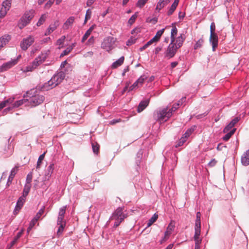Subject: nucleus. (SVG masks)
I'll return each instance as SVG.
<instances>
[{"label":"nucleus","instance_id":"1","mask_svg":"<svg viewBox=\"0 0 249 249\" xmlns=\"http://www.w3.org/2000/svg\"><path fill=\"white\" fill-rule=\"evenodd\" d=\"M34 90H31L29 92H27V96L30 98L28 99V102L30 104L31 107H36L38 106L43 102L44 101V97L43 95L39 94L32 95L34 93Z\"/></svg>","mask_w":249,"mask_h":249},{"label":"nucleus","instance_id":"2","mask_svg":"<svg viewBox=\"0 0 249 249\" xmlns=\"http://www.w3.org/2000/svg\"><path fill=\"white\" fill-rule=\"evenodd\" d=\"M171 116V112H168V107H165L157 110L154 113L155 119L160 122L163 121L165 118L169 119Z\"/></svg>","mask_w":249,"mask_h":249},{"label":"nucleus","instance_id":"3","mask_svg":"<svg viewBox=\"0 0 249 249\" xmlns=\"http://www.w3.org/2000/svg\"><path fill=\"white\" fill-rule=\"evenodd\" d=\"M116 39L112 36H107L104 38L101 44V48L107 51H110L113 48Z\"/></svg>","mask_w":249,"mask_h":249},{"label":"nucleus","instance_id":"4","mask_svg":"<svg viewBox=\"0 0 249 249\" xmlns=\"http://www.w3.org/2000/svg\"><path fill=\"white\" fill-rule=\"evenodd\" d=\"M178 49V48L176 47L175 42H172L171 41V43L169 44L165 53V57L169 59L173 57L176 54Z\"/></svg>","mask_w":249,"mask_h":249},{"label":"nucleus","instance_id":"5","mask_svg":"<svg viewBox=\"0 0 249 249\" xmlns=\"http://www.w3.org/2000/svg\"><path fill=\"white\" fill-rule=\"evenodd\" d=\"M34 41L35 38L31 36H29L27 37L23 38L20 44L21 49L23 51H26Z\"/></svg>","mask_w":249,"mask_h":249},{"label":"nucleus","instance_id":"6","mask_svg":"<svg viewBox=\"0 0 249 249\" xmlns=\"http://www.w3.org/2000/svg\"><path fill=\"white\" fill-rule=\"evenodd\" d=\"M12 0H5L2 3V7L0 10V18H2L5 16L7 11L11 6Z\"/></svg>","mask_w":249,"mask_h":249},{"label":"nucleus","instance_id":"7","mask_svg":"<svg viewBox=\"0 0 249 249\" xmlns=\"http://www.w3.org/2000/svg\"><path fill=\"white\" fill-rule=\"evenodd\" d=\"M127 217V214L123 212V208H118L112 213L111 219H119L124 220Z\"/></svg>","mask_w":249,"mask_h":249},{"label":"nucleus","instance_id":"8","mask_svg":"<svg viewBox=\"0 0 249 249\" xmlns=\"http://www.w3.org/2000/svg\"><path fill=\"white\" fill-rule=\"evenodd\" d=\"M20 55H19L17 59L12 60L9 62L4 63L0 68V71L3 72L9 69L13 66H15L18 63V59L20 57Z\"/></svg>","mask_w":249,"mask_h":249},{"label":"nucleus","instance_id":"9","mask_svg":"<svg viewBox=\"0 0 249 249\" xmlns=\"http://www.w3.org/2000/svg\"><path fill=\"white\" fill-rule=\"evenodd\" d=\"M34 13L35 11L32 10L29 12H27L25 14L24 17L21 19L22 27L26 26L27 23L33 18L34 16ZM20 28H21L22 27H20Z\"/></svg>","mask_w":249,"mask_h":249},{"label":"nucleus","instance_id":"10","mask_svg":"<svg viewBox=\"0 0 249 249\" xmlns=\"http://www.w3.org/2000/svg\"><path fill=\"white\" fill-rule=\"evenodd\" d=\"M65 75L62 72H59L56 74H55L52 78V82H53L56 87L59 84H60L62 80L64 79Z\"/></svg>","mask_w":249,"mask_h":249},{"label":"nucleus","instance_id":"11","mask_svg":"<svg viewBox=\"0 0 249 249\" xmlns=\"http://www.w3.org/2000/svg\"><path fill=\"white\" fill-rule=\"evenodd\" d=\"M209 40L212 43L213 51H215L218 46V36L216 34H210Z\"/></svg>","mask_w":249,"mask_h":249},{"label":"nucleus","instance_id":"12","mask_svg":"<svg viewBox=\"0 0 249 249\" xmlns=\"http://www.w3.org/2000/svg\"><path fill=\"white\" fill-rule=\"evenodd\" d=\"M150 102V98L148 99H145L142 101L137 108V111L138 112H141L142 111H143L149 105Z\"/></svg>","mask_w":249,"mask_h":249},{"label":"nucleus","instance_id":"13","mask_svg":"<svg viewBox=\"0 0 249 249\" xmlns=\"http://www.w3.org/2000/svg\"><path fill=\"white\" fill-rule=\"evenodd\" d=\"M18 166H15L12 169L6 184L7 187L9 186L10 184L12 183L13 178H14L16 174L18 172Z\"/></svg>","mask_w":249,"mask_h":249},{"label":"nucleus","instance_id":"14","mask_svg":"<svg viewBox=\"0 0 249 249\" xmlns=\"http://www.w3.org/2000/svg\"><path fill=\"white\" fill-rule=\"evenodd\" d=\"M41 63L39 62L38 59L36 58L32 62L31 65L28 66L26 67V71H32L36 69Z\"/></svg>","mask_w":249,"mask_h":249},{"label":"nucleus","instance_id":"15","mask_svg":"<svg viewBox=\"0 0 249 249\" xmlns=\"http://www.w3.org/2000/svg\"><path fill=\"white\" fill-rule=\"evenodd\" d=\"M239 118L236 117L233 119L229 124H228L225 128L224 129L223 132L224 133H227L229 132L234 126V125L239 121Z\"/></svg>","mask_w":249,"mask_h":249},{"label":"nucleus","instance_id":"16","mask_svg":"<svg viewBox=\"0 0 249 249\" xmlns=\"http://www.w3.org/2000/svg\"><path fill=\"white\" fill-rule=\"evenodd\" d=\"M59 26V22L57 20L55 21L53 23L51 24L48 27L46 32L45 33V36L50 35Z\"/></svg>","mask_w":249,"mask_h":249},{"label":"nucleus","instance_id":"17","mask_svg":"<svg viewBox=\"0 0 249 249\" xmlns=\"http://www.w3.org/2000/svg\"><path fill=\"white\" fill-rule=\"evenodd\" d=\"M185 39V36L183 34H180L176 39L175 38V44H176V47L179 48L182 45Z\"/></svg>","mask_w":249,"mask_h":249},{"label":"nucleus","instance_id":"18","mask_svg":"<svg viewBox=\"0 0 249 249\" xmlns=\"http://www.w3.org/2000/svg\"><path fill=\"white\" fill-rule=\"evenodd\" d=\"M241 162L245 166L249 164V150H247L246 152L242 155Z\"/></svg>","mask_w":249,"mask_h":249},{"label":"nucleus","instance_id":"19","mask_svg":"<svg viewBox=\"0 0 249 249\" xmlns=\"http://www.w3.org/2000/svg\"><path fill=\"white\" fill-rule=\"evenodd\" d=\"M25 197L24 196H21L18 199L17 205L16 206V208L15 210V212L16 211H19V210L22 207L23 204L24 203L25 201Z\"/></svg>","mask_w":249,"mask_h":249},{"label":"nucleus","instance_id":"20","mask_svg":"<svg viewBox=\"0 0 249 249\" xmlns=\"http://www.w3.org/2000/svg\"><path fill=\"white\" fill-rule=\"evenodd\" d=\"M164 31V29H162L161 30L158 31L157 32L156 35L154 36V37H153L151 39H150L149 41L151 42L152 44L154 42H158L160 40L162 35L163 34Z\"/></svg>","mask_w":249,"mask_h":249},{"label":"nucleus","instance_id":"21","mask_svg":"<svg viewBox=\"0 0 249 249\" xmlns=\"http://www.w3.org/2000/svg\"><path fill=\"white\" fill-rule=\"evenodd\" d=\"M55 84H54L53 81L52 82V79H51L47 83H45L43 86L42 87V89L43 90H48L50 89L54 88Z\"/></svg>","mask_w":249,"mask_h":249},{"label":"nucleus","instance_id":"22","mask_svg":"<svg viewBox=\"0 0 249 249\" xmlns=\"http://www.w3.org/2000/svg\"><path fill=\"white\" fill-rule=\"evenodd\" d=\"M95 25H92L86 32L85 35L83 36L82 39V42H84L88 38V37L90 36L92 31L95 28Z\"/></svg>","mask_w":249,"mask_h":249},{"label":"nucleus","instance_id":"23","mask_svg":"<svg viewBox=\"0 0 249 249\" xmlns=\"http://www.w3.org/2000/svg\"><path fill=\"white\" fill-rule=\"evenodd\" d=\"M201 213L197 212L195 229H201Z\"/></svg>","mask_w":249,"mask_h":249},{"label":"nucleus","instance_id":"24","mask_svg":"<svg viewBox=\"0 0 249 249\" xmlns=\"http://www.w3.org/2000/svg\"><path fill=\"white\" fill-rule=\"evenodd\" d=\"M195 233L194 235V240L195 241V243H201V239L199 237V235L200 234L201 229H195Z\"/></svg>","mask_w":249,"mask_h":249},{"label":"nucleus","instance_id":"25","mask_svg":"<svg viewBox=\"0 0 249 249\" xmlns=\"http://www.w3.org/2000/svg\"><path fill=\"white\" fill-rule=\"evenodd\" d=\"M124 58V56L121 57L118 60L114 62L112 65V68L115 69L123 64Z\"/></svg>","mask_w":249,"mask_h":249},{"label":"nucleus","instance_id":"26","mask_svg":"<svg viewBox=\"0 0 249 249\" xmlns=\"http://www.w3.org/2000/svg\"><path fill=\"white\" fill-rule=\"evenodd\" d=\"M167 0H160L157 4L156 9L160 10L163 8L167 3Z\"/></svg>","mask_w":249,"mask_h":249},{"label":"nucleus","instance_id":"27","mask_svg":"<svg viewBox=\"0 0 249 249\" xmlns=\"http://www.w3.org/2000/svg\"><path fill=\"white\" fill-rule=\"evenodd\" d=\"M178 33V29L176 26L172 27L171 31V41L172 42L175 41V37Z\"/></svg>","mask_w":249,"mask_h":249},{"label":"nucleus","instance_id":"28","mask_svg":"<svg viewBox=\"0 0 249 249\" xmlns=\"http://www.w3.org/2000/svg\"><path fill=\"white\" fill-rule=\"evenodd\" d=\"M74 20V18L73 17H71L69 18L65 22V23L64 24V28L65 29H68L69 27V26H71Z\"/></svg>","mask_w":249,"mask_h":249},{"label":"nucleus","instance_id":"29","mask_svg":"<svg viewBox=\"0 0 249 249\" xmlns=\"http://www.w3.org/2000/svg\"><path fill=\"white\" fill-rule=\"evenodd\" d=\"M92 148L93 152L97 154L99 152L100 145L96 142H91Z\"/></svg>","mask_w":249,"mask_h":249},{"label":"nucleus","instance_id":"30","mask_svg":"<svg viewBox=\"0 0 249 249\" xmlns=\"http://www.w3.org/2000/svg\"><path fill=\"white\" fill-rule=\"evenodd\" d=\"M74 46V44H72L71 46H70L69 47H68L61 53V54H60V57H63L65 55H68L72 51Z\"/></svg>","mask_w":249,"mask_h":249},{"label":"nucleus","instance_id":"31","mask_svg":"<svg viewBox=\"0 0 249 249\" xmlns=\"http://www.w3.org/2000/svg\"><path fill=\"white\" fill-rule=\"evenodd\" d=\"M31 187V184H25L23 190V193L22 196L26 197L30 192Z\"/></svg>","mask_w":249,"mask_h":249},{"label":"nucleus","instance_id":"32","mask_svg":"<svg viewBox=\"0 0 249 249\" xmlns=\"http://www.w3.org/2000/svg\"><path fill=\"white\" fill-rule=\"evenodd\" d=\"M48 56V54L45 53H41L36 58L41 64L46 59Z\"/></svg>","mask_w":249,"mask_h":249},{"label":"nucleus","instance_id":"33","mask_svg":"<svg viewBox=\"0 0 249 249\" xmlns=\"http://www.w3.org/2000/svg\"><path fill=\"white\" fill-rule=\"evenodd\" d=\"M236 130L235 128H233L229 132H227V134L223 138V140L225 141H228L230 138L231 137V136L234 133Z\"/></svg>","mask_w":249,"mask_h":249},{"label":"nucleus","instance_id":"34","mask_svg":"<svg viewBox=\"0 0 249 249\" xmlns=\"http://www.w3.org/2000/svg\"><path fill=\"white\" fill-rule=\"evenodd\" d=\"M28 101V99H23L16 102L13 105V107H18Z\"/></svg>","mask_w":249,"mask_h":249},{"label":"nucleus","instance_id":"35","mask_svg":"<svg viewBox=\"0 0 249 249\" xmlns=\"http://www.w3.org/2000/svg\"><path fill=\"white\" fill-rule=\"evenodd\" d=\"M14 99H8L0 103V110L4 108L7 104H11L13 102Z\"/></svg>","mask_w":249,"mask_h":249},{"label":"nucleus","instance_id":"36","mask_svg":"<svg viewBox=\"0 0 249 249\" xmlns=\"http://www.w3.org/2000/svg\"><path fill=\"white\" fill-rule=\"evenodd\" d=\"M23 232V230L18 233L16 236L15 237L13 241L11 242V247L14 246L17 242V240L21 236Z\"/></svg>","mask_w":249,"mask_h":249},{"label":"nucleus","instance_id":"37","mask_svg":"<svg viewBox=\"0 0 249 249\" xmlns=\"http://www.w3.org/2000/svg\"><path fill=\"white\" fill-rule=\"evenodd\" d=\"M45 211V206H43L39 210L38 213L36 214V216L34 217L36 219L37 221L39 219L41 215L43 214Z\"/></svg>","mask_w":249,"mask_h":249},{"label":"nucleus","instance_id":"38","mask_svg":"<svg viewBox=\"0 0 249 249\" xmlns=\"http://www.w3.org/2000/svg\"><path fill=\"white\" fill-rule=\"evenodd\" d=\"M158 215L156 213H155L152 217L149 220L148 222L147 223V226L149 227L152 225L158 219Z\"/></svg>","mask_w":249,"mask_h":249},{"label":"nucleus","instance_id":"39","mask_svg":"<svg viewBox=\"0 0 249 249\" xmlns=\"http://www.w3.org/2000/svg\"><path fill=\"white\" fill-rule=\"evenodd\" d=\"M66 39V37L65 36H61V38L58 39L56 41V45L59 46V48L60 49L63 47V45L65 40Z\"/></svg>","mask_w":249,"mask_h":249},{"label":"nucleus","instance_id":"40","mask_svg":"<svg viewBox=\"0 0 249 249\" xmlns=\"http://www.w3.org/2000/svg\"><path fill=\"white\" fill-rule=\"evenodd\" d=\"M8 42V39L5 36H2L0 38V50L6 45Z\"/></svg>","mask_w":249,"mask_h":249},{"label":"nucleus","instance_id":"41","mask_svg":"<svg viewBox=\"0 0 249 249\" xmlns=\"http://www.w3.org/2000/svg\"><path fill=\"white\" fill-rule=\"evenodd\" d=\"M47 18V15L46 14H43L42 15L41 17L40 18L39 20L38 21L36 25L37 26H39L41 25H42L44 21H45L46 19Z\"/></svg>","mask_w":249,"mask_h":249},{"label":"nucleus","instance_id":"42","mask_svg":"<svg viewBox=\"0 0 249 249\" xmlns=\"http://www.w3.org/2000/svg\"><path fill=\"white\" fill-rule=\"evenodd\" d=\"M204 43V39L202 38H200L196 43L195 46H194L195 49H197L201 48Z\"/></svg>","mask_w":249,"mask_h":249},{"label":"nucleus","instance_id":"43","mask_svg":"<svg viewBox=\"0 0 249 249\" xmlns=\"http://www.w3.org/2000/svg\"><path fill=\"white\" fill-rule=\"evenodd\" d=\"M195 126H194V128H191L188 129L186 132L183 135V137L187 139V138L190 136V135L192 134V133L194 130V128Z\"/></svg>","mask_w":249,"mask_h":249},{"label":"nucleus","instance_id":"44","mask_svg":"<svg viewBox=\"0 0 249 249\" xmlns=\"http://www.w3.org/2000/svg\"><path fill=\"white\" fill-rule=\"evenodd\" d=\"M91 15V11L90 10V9H88L87 10L86 15H85V20H84V24H85L87 23L88 20H89L90 18Z\"/></svg>","mask_w":249,"mask_h":249},{"label":"nucleus","instance_id":"45","mask_svg":"<svg viewBox=\"0 0 249 249\" xmlns=\"http://www.w3.org/2000/svg\"><path fill=\"white\" fill-rule=\"evenodd\" d=\"M45 153H46V152H44L43 154L40 155V156L39 157V158L38 159V161L37 162V166H36L37 168H40V166L42 162V161L43 160V159L44 158Z\"/></svg>","mask_w":249,"mask_h":249},{"label":"nucleus","instance_id":"46","mask_svg":"<svg viewBox=\"0 0 249 249\" xmlns=\"http://www.w3.org/2000/svg\"><path fill=\"white\" fill-rule=\"evenodd\" d=\"M138 17V13H136L135 14L132 15L129 18L128 22L129 24L132 25L135 21L136 18Z\"/></svg>","mask_w":249,"mask_h":249},{"label":"nucleus","instance_id":"47","mask_svg":"<svg viewBox=\"0 0 249 249\" xmlns=\"http://www.w3.org/2000/svg\"><path fill=\"white\" fill-rule=\"evenodd\" d=\"M179 105L180 103H178L174 104L171 108L169 109H168V112H171V116L172 115L173 112H175L177 110Z\"/></svg>","mask_w":249,"mask_h":249},{"label":"nucleus","instance_id":"48","mask_svg":"<svg viewBox=\"0 0 249 249\" xmlns=\"http://www.w3.org/2000/svg\"><path fill=\"white\" fill-rule=\"evenodd\" d=\"M175 222L174 221H171L167 228V230H168L172 232V231L174 230V228L175 227Z\"/></svg>","mask_w":249,"mask_h":249},{"label":"nucleus","instance_id":"49","mask_svg":"<svg viewBox=\"0 0 249 249\" xmlns=\"http://www.w3.org/2000/svg\"><path fill=\"white\" fill-rule=\"evenodd\" d=\"M66 206H64L60 209L58 216L64 217L66 213Z\"/></svg>","mask_w":249,"mask_h":249},{"label":"nucleus","instance_id":"50","mask_svg":"<svg viewBox=\"0 0 249 249\" xmlns=\"http://www.w3.org/2000/svg\"><path fill=\"white\" fill-rule=\"evenodd\" d=\"M148 0H139L136 4V6L140 8L142 7L146 3Z\"/></svg>","mask_w":249,"mask_h":249},{"label":"nucleus","instance_id":"51","mask_svg":"<svg viewBox=\"0 0 249 249\" xmlns=\"http://www.w3.org/2000/svg\"><path fill=\"white\" fill-rule=\"evenodd\" d=\"M59 227L57 230V234L58 235H60L62 234L63 230L65 227V224H63V225H59Z\"/></svg>","mask_w":249,"mask_h":249},{"label":"nucleus","instance_id":"52","mask_svg":"<svg viewBox=\"0 0 249 249\" xmlns=\"http://www.w3.org/2000/svg\"><path fill=\"white\" fill-rule=\"evenodd\" d=\"M32 180V173L29 174L26 177V183L25 184H31V183Z\"/></svg>","mask_w":249,"mask_h":249},{"label":"nucleus","instance_id":"53","mask_svg":"<svg viewBox=\"0 0 249 249\" xmlns=\"http://www.w3.org/2000/svg\"><path fill=\"white\" fill-rule=\"evenodd\" d=\"M177 8V6H175L174 5L172 4L168 12V15L170 16L171 15L173 12L175 11Z\"/></svg>","mask_w":249,"mask_h":249},{"label":"nucleus","instance_id":"54","mask_svg":"<svg viewBox=\"0 0 249 249\" xmlns=\"http://www.w3.org/2000/svg\"><path fill=\"white\" fill-rule=\"evenodd\" d=\"M53 166H54V164H51L48 166V176H50L52 174V173L53 172Z\"/></svg>","mask_w":249,"mask_h":249},{"label":"nucleus","instance_id":"55","mask_svg":"<svg viewBox=\"0 0 249 249\" xmlns=\"http://www.w3.org/2000/svg\"><path fill=\"white\" fill-rule=\"evenodd\" d=\"M146 79V77L144 76H141L136 81L138 83L139 85H142L144 81Z\"/></svg>","mask_w":249,"mask_h":249},{"label":"nucleus","instance_id":"56","mask_svg":"<svg viewBox=\"0 0 249 249\" xmlns=\"http://www.w3.org/2000/svg\"><path fill=\"white\" fill-rule=\"evenodd\" d=\"M215 25L214 22H212L210 25V32L211 34H213L215 33Z\"/></svg>","mask_w":249,"mask_h":249},{"label":"nucleus","instance_id":"57","mask_svg":"<svg viewBox=\"0 0 249 249\" xmlns=\"http://www.w3.org/2000/svg\"><path fill=\"white\" fill-rule=\"evenodd\" d=\"M63 224H66V222L64 220V217L58 216L57 224L58 225H63Z\"/></svg>","mask_w":249,"mask_h":249},{"label":"nucleus","instance_id":"58","mask_svg":"<svg viewBox=\"0 0 249 249\" xmlns=\"http://www.w3.org/2000/svg\"><path fill=\"white\" fill-rule=\"evenodd\" d=\"M216 163L217 160L213 159L209 162V163H208V166L209 167H212L214 166Z\"/></svg>","mask_w":249,"mask_h":249},{"label":"nucleus","instance_id":"59","mask_svg":"<svg viewBox=\"0 0 249 249\" xmlns=\"http://www.w3.org/2000/svg\"><path fill=\"white\" fill-rule=\"evenodd\" d=\"M112 220H115V223L114 225V227H117L120 225V224L121 223L122 221L124 220H122L121 219H112Z\"/></svg>","mask_w":249,"mask_h":249},{"label":"nucleus","instance_id":"60","mask_svg":"<svg viewBox=\"0 0 249 249\" xmlns=\"http://www.w3.org/2000/svg\"><path fill=\"white\" fill-rule=\"evenodd\" d=\"M152 43L149 41H148L144 45H143L142 47H141L140 48V50L141 51H142L144 50H145L146 48H147L148 47H149L150 45H151Z\"/></svg>","mask_w":249,"mask_h":249},{"label":"nucleus","instance_id":"61","mask_svg":"<svg viewBox=\"0 0 249 249\" xmlns=\"http://www.w3.org/2000/svg\"><path fill=\"white\" fill-rule=\"evenodd\" d=\"M54 0H49L45 4V7L46 8H49L52 5L53 3Z\"/></svg>","mask_w":249,"mask_h":249},{"label":"nucleus","instance_id":"62","mask_svg":"<svg viewBox=\"0 0 249 249\" xmlns=\"http://www.w3.org/2000/svg\"><path fill=\"white\" fill-rule=\"evenodd\" d=\"M40 49V48L39 47V46L38 45H37V44L36 43L34 46V49H33V50L32 51L31 53H36L37 51L39 50V49Z\"/></svg>","mask_w":249,"mask_h":249},{"label":"nucleus","instance_id":"63","mask_svg":"<svg viewBox=\"0 0 249 249\" xmlns=\"http://www.w3.org/2000/svg\"><path fill=\"white\" fill-rule=\"evenodd\" d=\"M37 221V220L34 218L30 223L29 226H30V228H33Z\"/></svg>","mask_w":249,"mask_h":249},{"label":"nucleus","instance_id":"64","mask_svg":"<svg viewBox=\"0 0 249 249\" xmlns=\"http://www.w3.org/2000/svg\"><path fill=\"white\" fill-rule=\"evenodd\" d=\"M94 37L93 36H92L88 40V42L86 43V44L88 45L92 44L94 43Z\"/></svg>","mask_w":249,"mask_h":249}]
</instances>
